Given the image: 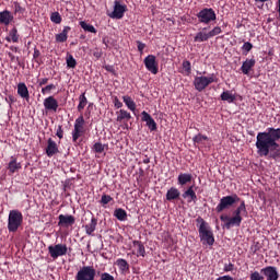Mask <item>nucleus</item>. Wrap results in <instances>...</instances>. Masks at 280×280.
Returning <instances> with one entry per match:
<instances>
[{
    "label": "nucleus",
    "mask_w": 280,
    "mask_h": 280,
    "mask_svg": "<svg viewBox=\"0 0 280 280\" xmlns=\"http://www.w3.org/2000/svg\"><path fill=\"white\" fill-rule=\"evenodd\" d=\"M280 140V128L269 127L266 131L258 132L256 137V149L257 154L260 156H268L272 154V159L277 156V150L279 144L277 141Z\"/></svg>",
    "instance_id": "obj_1"
},
{
    "label": "nucleus",
    "mask_w": 280,
    "mask_h": 280,
    "mask_svg": "<svg viewBox=\"0 0 280 280\" xmlns=\"http://www.w3.org/2000/svg\"><path fill=\"white\" fill-rule=\"evenodd\" d=\"M199 238L203 246H213L215 244V237L213 236V231H211V226L209 223L202 219V217H198L196 219Z\"/></svg>",
    "instance_id": "obj_2"
},
{
    "label": "nucleus",
    "mask_w": 280,
    "mask_h": 280,
    "mask_svg": "<svg viewBox=\"0 0 280 280\" xmlns=\"http://www.w3.org/2000/svg\"><path fill=\"white\" fill-rule=\"evenodd\" d=\"M23 226V212L20 210H10L8 218L9 233H16Z\"/></svg>",
    "instance_id": "obj_3"
},
{
    "label": "nucleus",
    "mask_w": 280,
    "mask_h": 280,
    "mask_svg": "<svg viewBox=\"0 0 280 280\" xmlns=\"http://www.w3.org/2000/svg\"><path fill=\"white\" fill-rule=\"evenodd\" d=\"M213 82H218V78L214 73L210 74V77H196L194 80V86L196 91L202 93L209 84H213Z\"/></svg>",
    "instance_id": "obj_4"
},
{
    "label": "nucleus",
    "mask_w": 280,
    "mask_h": 280,
    "mask_svg": "<svg viewBox=\"0 0 280 280\" xmlns=\"http://www.w3.org/2000/svg\"><path fill=\"white\" fill-rule=\"evenodd\" d=\"M240 197L234 194L231 196H225L220 199L219 205L215 208L217 213H222V211H226V209H231L235 202H240Z\"/></svg>",
    "instance_id": "obj_5"
},
{
    "label": "nucleus",
    "mask_w": 280,
    "mask_h": 280,
    "mask_svg": "<svg viewBox=\"0 0 280 280\" xmlns=\"http://www.w3.org/2000/svg\"><path fill=\"white\" fill-rule=\"evenodd\" d=\"M197 19L199 23L209 25L211 21H215V19H218V15H215V11L212 8H205L197 13Z\"/></svg>",
    "instance_id": "obj_6"
},
{
    "label": "nucleus",
    "mask_w": 280,
    "mask_h": 280,
    "mask_svg": "<svg viewBox=\"0 0 280 280\" xmlns=\"http://www.w3.org/2000/svg\"><path fill=\"white\" fill-rule=\"evenodd\" d=\"M84 116L80 115L74 121V129L72 130V141L78 143V139L84 135Z\"/></svg>",
    "instance_id": "obj_7"
},
{
    "label": "nucleus",
    "mask_w": 280,
    "mask_h": 280,
    "mask_svg": "<svg viewBox=\"0 0 280 280\" xmlns=\"http://www.w3.org/2000/svg\"><path fill=\"white\" fill-rule=\"evenodd\" d=\"M84 116L80 115L74 121V129L72 130V141L78 143V139L84 135Z\"/></svg>",
    "instance_id": "obj_8"
},
{
    "label": "nucleus",
    "mask_w": 280,
    "mask_h": 280,
    "mask_svg": "<svg viewBox=\"0 0 280 280\" xmlns=\"http://www.w3.org/2000/svg\"><path fill=\"white\" fill-rule=\"evenodd\" d=\"M48 253L51 259H58V257H65L68 253L66 244H56L48 246Z\"/></svg>",
    "instance_id": "obj_9"
},
{
    "label": "nucleus",
    "mask_w": 280,
    "mask_h": 280,
    "mask_svg": "<svg viewBox=\"0 0 280 280\" xmlns=\"http://www.w3.org/2000/svg\"><path fill=\"white\" fill-rule=\"evenodd\" d=\"M220 220H221V222H225L224 223V226H225V229H233V226H242V220H243V218L242 217H235V215H233V217H229V215H224V214H222L221 217H220Z\"/></svg>",
    "instance_id": "obj_10"
},
{
    "label": "nucleus",
    "mask_w": 280,
    "mask_h": 280,
    "mask_svg": "<svg viewBox=\"0 0 280 280\" xmlns=\"http://www.w3.org/2000/svg\"><path fill=\"white\" fill-rule=\"evenodd\" d=\"M144 67L147 70L150 71L153 75H156L159 73V62H156V56L149 55L143 60Z\"/></svg>",
    "instance_id": "obj_11"
},
{
    "label": "nucleus",
    "mask_w": 280,
    "mask_h": 280,
    "mask_svg": "<svg viewBox=\"0 0 280 280\" xmlns=\"http://www.w3.org/2000/svg\"><path fill=\"white\" fill-rule=\"evenodd\" d=\"M128 10V7L126 4H121L119 0H116L114 2V11L109 14L110 19H124V14H126V11Z\"/></svg>",
    "instance_id": "obj_12"
},
{
    "label": "nucleus",
    "mask_w": 280,
    "mask_h": 280,
    "mask_svg": "<svg viewBox=\"0 0 280 280\" xmlns=\"http://www.w3.org/2000/svg\"><path fill=\"white\" fill-rule=\"evenodd\" d=\"M260 273L266 277V280H279V271L275 266H267L260 269Z\"/></svg>",
    "instance_id": "obj_13"
},
{
    "label": "nucleus",
    "mask_w": 280,
    "mask_h": 280,
    "mask_svg": "<svg viewBox=\"0 0 280 280\" xmlns=\"http://www.w3.org/2000/svg\"><path fill=\"white\" fill-rule=\"evenodd\" d=\"M60 150L58 149V143H56V141H54V139L49 138L47 140V147H46V154L49 159H51V156H55V154H59Z\"/></svg>",
    "instance_id": "obj_14"
},
{
    "label": "nucleus",
    "mask_w": 280,
    "mask_h": 280,
    "mask_svg": "<svg viewBox=\"0 0 280 280\" xmlns=\"http://www.w3.org/2000/svg\"><path fill=\"white\" fill-rule=\"evenodd\" d=\"M141 115H142L141 120L145 121L147 127L149 128V130H151V132H154V130H156L158 128L156 121L154 120V118H152V116L145 110H143Z\"/></svg>",
    "instance_id": "obj_15"
},
{
    "label": "nucleus",
    "mask_w": 280,
    "mask_h": 280,
    "mask_svg": "<svg viewBox=\"0 0 280 280\" xmlns=\"http://www.w3.org/2000/svg\"><path fill=\"white\" fill-rule=\"evenodd\" d=\"M58 220V226H73V224H75V217L71 214H60Z\"/></svg>",
    "instance_id": "obj_16"
},
{
    "label": "nucleus",
    "mask_w": 280,
    "mask_h": 280,
    "mask_svg": "<svg viewBox=\"0 0 280 280\" xmlns=\"http://www.w3.org/2000/svg\"><path fill=\"white\" fill-rule=\"evenodd\" d=\"M44 108L46 110H52L54 113H57L58 110V101L54 98V96H48L44 100Z\"/></svg>",
    "instance_id": "obj_17"
},
{
    "label": "nucleus",
    "mask_w": 280,
    "mask_h": 280,
    "mask_svg": "<svg viewBox=\"0 0 280 280\" xmlns=\"http://www.w3.org/2000/svg\"><path fill=\"white\" fill-rule=\"evenodd\" d=\"M14 21V15L9 10L0 12V25H10Z\"/></svg>",
    "instance_id": "obj_18"
},
{
    "label": "nucleus",
    "mask_w": 280,
    "mask_h": 280,
    "mask_svg": "<svg viewBox=\"0 0 280 280\" xmlns=\"http://www.w3.org/2000/svg\"><path fill=\"white\" fill-rule=\"evenodd\" d=\"M22 165L21 163L16 160V156L12 155L10 158L9 164L7 166V170H9L10 174H16L19 170H21Z\"/></svg>",
    "instance_id": "obj_19"
},
{
    "label": "nucleus",
    "mask_w": 280,
    "mask_h": 280,
    "mask_svg": "<svg viewBox=\"0 0 280 280\" xmlns=\"http://www.w3.org/2000/svg\"><path fill=\"white\" fill-rule=\"evenodd\" d=\"M192 178L194 176L191 173H179L177 176V185H179V187H185V185H189V183H191Z\"/></svg>",
    "instance_id": "obj_20"
},
{
    "label": "nucleus",
    "mask_w": 280,
    "mask_h": 280,
    "mask_svg": "<svg viewBox=\"0 0 280 280\" xmlns=\"http://www.w3.org/2000/svg\"><path fill=\"white\" fill-rule=\"evenodd\" d=\"M90 223L84 225L86 235H93L95 233V230L97 229V219L93 213H91Z\"/></svg>",
    "instance_id": "obj_21"
},
{
    "label": "nucleus",
    "mask_w": 280,
    "mask_h": 280,
    "mask_svg": "<svg viewBox=\"0 0 280 280\" xmlns=\"http://www.w3.org/2000/svg\"><path fill=\"white\" fill-rule=\"evenodd\" d=\"M256 60L255 59H246L242 67H241V71L244 75H248L250 73V71H253V67H255L256 65Z\"/></svg>",
    "instance_id": "obj_22"
},
{
    "label": "nucleus",
    "mask_w": 280,
    "mask_h": 280,
    "mask_svg": "<svg viewBox=\"0 0 280 280\" xmlns=\"http://www.w3.org/2000/svg\"><path fill=\"white\" fill-rule=\"evenodd\" d=\"M182 197L188 202H196L198 200V196L196 195V190H194V185L189 186L182 195Z\"/></svg>",
    "instance_id": "obj_23"
},
{
    "label": "nucleus",
    "mask_w": 280,
    "mask_h": 280,
    "mask_svg": "<svg viewBox=\"0 0 280 280\" xmlns=\"http://www.w3.org/2000/svg\"><path fill=\"white\" fill-rule=\"evenodd\" d=\"M18 95L22 97V100H26V102H30V90L27 89V85L23 82L18 84Z\"/></svg>",
    "instance_id": "obj_24"
},
{
    "label": "nucleus",
    "mask_w": 280,
    "mask_h": 280,
    "mask_svg": "<svg viewBox=\"0 0 280 280\" xmlns=\"http://www.w3.org/2000/svg\"><path fill=\"white\" fill-rule=\"evenodd\" d=\"M70 32H71V27L65 26L61 33L55 35L56 43H67Z\"/></svg>",
    "instance_id": "obj_25"
},
{
    "label": "nucleus",
    "mask_w": 280,
    "mask_h": 280,
    "mask_svg": "<svg viewBox=\"0 0 280 280\" xmlns=\"http://www.w3.org/2000/svg\"><path fill=\"white\" fill-rule=\"evenodd\" d=\"M178 198H180V190H178V188L176 187H171L167 191H166V200L168 202H172L174 200H178Z\"/></svg>",
    "instance_id": "obj_26"
},
{
    "label": "nucleus",
    "mask_w": 280,
    "mask_h": 280,
    "mask_svg": "<svg viewBox=\"0 0 280 280\" xmlns=\"http://www.w3.org/2000/svg\"><path fill=\"white\" fill-rule=\"evenodd\" d=\"M240 206L233 211V215L236 218H242V215H248V210H246V201L240 200Z\"/></svg>",
    "instance_id": "obj_27"
},
{
    "label": "nucleus",
    "mask_w": 280,
    "mask_h": 280,
    "mask_svg": "<svg viewBox=\"0 0 280 280\" xmlns=\"http://www.w3.org/2000/svg\"><path fill=\"white\" fill-rule=\"evenodd\" d=\"M207 27H203L202 31L198 32L196 36L194 37L195 43H206L209 40L210 35L209 33H206Z\"/></svg>",
    "instance_id": "obj_28"
},
{
    "label": "nucleus",
    "mask_w": 280,
    "mask_h": 280,
    "mask_svg": "<svg viewBox=\"0 0 280 280\" xmlns=\"http://www.w3.org/2000/svg\"><path fill=\"white\" fill-rule=\"evenodd\" d=\"M130 119H132V115H130L128 110L120 109L119 112H117L116 121H119V124H121V121H130Z\"/></svg>",
    "instance_id": "obj_29"
},
{
    "label": "nucleus",
    "mask_w": 280,
    "mask_h": 280,
    "mask_svg": "<svg viewBox=\"0 0 280 280\" xmlns=\"http://www.w3.org/2000/svg\"><path fill=\"white\" fill-rule=\"evenodd\" d=\"M135 248H137V257H145V245L141 241H132Z\"/></svg>",
    "instance_id": "obj_30"
},
{
    "label": "nucleus",
    "mask_w": 280,
    "mask_h": 280,
    "mask_svg": "<svg viewBox=\"0 0 280 280\" xmlns=\"http://www.w3.org/2000/svg\"><path fill=\"white\" fill-rule=\"evenodd\" d=\"M19 30L16 27H13L9 32V36L5 37L7 43H19Z\"/></svg>",
    "instance_id": "obj_31"
},
{
    "label": "nucleus",
    "mask_w": 280,
    "mask_h": 280,
    "mask_svg": "<svg viewBox=\"0 0 280 280\" xmlns=\"http://www.w3.org/2000/svg\"><path fill=\"white\" fill-rule=\"evenodd\" d=\"M122 102H125L127 108H129V110H132V113H135V110H137V103H135L132 97L125 95V96H122Z\"/></svg>",
    "instance_id": "obj_32"
},
{
    "label": "nucleus",
    "mask_w": 280,
    "mask_h": 280,
    "mask_svg": "<svg viewBox=\"0 0 280 280\" xmlns=\"http://www.w3.org/2000/svg\"><path fill=\"white\" fill-rule=\"evenodd\" d=\"M86 104H89V100H86V92H84L79 96L78 112L82 113L86 107Z\"/></svg>",
    "instance_id": "obj_33"
},
{
    "label": "nucleus",
    "mask_w": 280,
    "mask_h": 280,
    "mask_svg": "<svg viewBox=\"0 0 280 280\" xmlns=\"http://www.w3.org/2000/svg\"><path fill=\"white\" fill-rule=\"evenodd\" d=\"M114 215L119 220V222H126V220L128 219V212H126V210L121 208H117L114 211Z\"/></svg>",
    "instance_id": "obj_34"
},
{
    "label": "nucleus",
    "mask_w": 280,
    "mask_h": 280,
    "mask_svg": "<svg viewBox=\"0 0 280 280\" xmlns=\"http://www.w3.org/2000/svg\"><path fill=\"white\" fill-rule=\"evenodd\" d=\"M222 102H228L229 104H233L235 102V94H232L231 91H224L221 94Z\"/></svg>",
    "instance_id": "obj_35"
},
{
    "label": "nucleus",
    "mask_w": 280,
    "mask_h": 280,
    "mask_svg": "<svg viewBox=\"0 0 280 280\" xmlns=\"http://www.w3.org/2000/svg\"><path fill=\"white\" fill-rule=\"evenodd\" d=\"M116 266H118L119 270H121V272H126L127 270H130V265H128V260L122 259V258H118L116 260Z\"/></svg>",
    "instance_id": "obj_36"
},
{
    "label": "nucleus",
    "mask_w": 280,
    "mask_h": 280,
    "mask_svg": "<svg viewBox=\"0 0 280 280\" xmlns=\"http://www.w3.org/2000/svg\"><path fill=\"white\" fill-rule=\"evenodd\" d=\"M80 26L82 27V30H84V32H90L91 34H97V30L95 28V26L88 24L84 21L80 22Z\"/></svg>",
    "instance_id": "obj_37"
},
{
    "label": "nucleus",
    "mask_w": 280,
    "mask_h": 280,
    "mask_svg": "<svg viewBox=\"0 0 280 280\" xmlns=\"http://www.w3.org/2000/svg\"><path fill=\"white\" fill-rule=\"evenodd\" d=\"M66 62H67L68 69H75V67H78V61H75V58H73V55H68Z\"/></svg>",
    "instance_id": "obj_38"
},
{
    "label": "nucleus",
    "mask_w": 280,
    "mask_h": 280,
    "mask_svg": "<svg viewBox=\"0 0 280 280\" xmlns=\"http://www.w3.org/2000/svg\"><path fill=\"white\" fill-rule=\"evenodd\" d=\"M182 67L185 75H191V62L189 60H184Z\"/></svg>",
    "instance_id": "obj_39"
},
{
    "label": "nucleus",
    "mask_w": 280,
    "mask_h": 280,
    "mask_svg": "<svg viewBox=\"0 0 280 280\" xmlns=\"http://www.w3.org/2000/svg\"><path fill=\"white\" fill-rule=\"evenodd\" d=\"M249 280H266V278L259 271H250Z\"/></svg>",
    "instance_id": "obj_40"
},
{
    "label": "nucleus",
    "mask_w": 280,
    "mask_h": 280,
    "mask_svg": "<svg viewBox=\"0 0 280 280\" xmlns=\"http://www.w3.org/2000/svg\"><path fill=\"white\" fill-rule=\"evenodd\" d=\"M192 141L194 143H202L203 141H209V137L198 133L192 138Z\"/></svg>",
    "instance_id": "obj_41"
},
{
    "label": "nucleus",
    "mask_w": 280,
    "mask_h": 280,
    "mask_svg": "<svg viewBox=\"0 0 280 280\" xmlns=\"http://www.w3.org/2000/svg\"><path fill=\"white\" fill-rule=\"evenodd\" d=\"M253 49V44H250V42H246L243 44L242 46V51L244 54V56H248V52Z\"/></svg>",
    "instance_id": "obj_42"
},
{
    "label": "nucleus",
    "mask_w": 280,
    "mask_h": 280,
    "mask_svg": "<svg viewBox=\"0 0 280 280\" xmlns=\"http://www.w3.org/2000/svg\"><path fill=\"white\" fill-rule=\"evenodd\" d=\"M210 38H213V36H218L219 34H222V27L214 26L210 32H208Z\"/></svg>",
    "instance_id": "obj_43"
},
{
    "label": "nucleus",
    "mask_w": 280,
    "mask_h": 280,
    "mask_svg": "<svg viewBox=\"0 0 280 280\" xmlns=\"http://www.w3.org/2000/svg\"><path fill=\"white\" fill-rule=\"evenodd\" d=\"M50 21H51L52 23L60 24V23H62V18L60 16V13L55 12V13L51 14Z\"/></svg>",
    "instance_id": "obj_44"
},
{
    "label": "nucleus",
    "mask_w": 280,
    "mask_h": 280,
    "mask_svg": "<svg viewBox=\"0 0 280 280\" xmlns=\"http://www.w3.org/2000/svg\"><path fill=\"white\" fill-rule=\"evenodd\" d=\"M14 5V14H23L25 12V8L21 7V3L19 2H13Z\"/></svg>",
    "instance_id": "obj_45"
},
{
    "label": "nucleus",
    "mask_w": 280,
    "mask_h": 280,
    "mask_svg": "<svg viewBox=\"0 0 280 280\" xmlns=\"http://www.w3.org/2000/svg\"><path fill=\"white\" fill-rule=\"evenodd\" d=\"M104 144H102V142H96L93 145V150L94 152H96L97 154H102V152H104Z\"/></svg>",
    "instance_id": "obj_46"
},
{
    "label": "nucleus",
    "mask_w": 280,
    "mask_h": 280,
    "mask_svg": "<svg viewBox=\"0 0 280 280\" xmlns=\"http://www.w3.org/2000/svg\"><path fill=\"white\" fill-rule=\"evenodd\" d=\"M109 202H113V197L110 195H102L101 197V205H108Z\"/></svg>",
    "instance_id": "obj_47"
},
{
    "label": "nucleus",
    "mask_w": 280,
    "mask_h": 280,
    "mask_svg": "<svg viewBox=\"0 0 280 280\" xmlns=\"http://www.w3.org/2000/svg\"><path fill=\"white\" fill-rule=\"evenodd\" d=\"M56 89V85L54 83L46 85L45 88L42 89L43 95L45 93H49V91H54Z\"/></svg>",
    "instance_id": "obj_48"
},
{
    "label": "nucleus",
    "mask_w": 280,
    "mask_h": 280,
    "mask_svg": "<svg viewBox=\"0 0 280 280\" xmlns=\"http://www.w3.org/2000/svg\"><path fill=\"white\" fill-rule=\"evenodd\" d=\"M113 103L115 108H121L124 106V103H121L117 96H113Z\"/></svg>",
    "instance_id": "obj_49"
},
{
    "label": "nucleus",
    "mask_w": 280,
    "mask_h": 280,
    "mask_svg": "<svg viewBox=\"0 0 280 280\" xmlns=\"http://www.w3.org/2000/svg\"><path fill=\"white\" fill-rule=\"evenodd\" d=\"M223 270L224 272H233V270H235V265L232 262L225 264Z\"/></svg>",
    "instance_id": "obj_50"
},
{
    "label": "nucleus",
    "mask_w": 280,
    "mask_h": 280,
    "mask_svg": "<svg viewBox=\"0 0 280 280\" xmlns=\"http://www.w3.org/2000/svg\"><path fill=\"white\" fill-rule=\"evenodd\" d=\"M56 137H58V139H62L65 137V131L62 130V125L58 126Z\"/></svg>",
    "instance_id": "obj_51"
},
{
    "label": "nucleus",
    "mask_w": 280,
    "mask_h": 280,
    "mask_svg": "<svg viewBox=\"0 0 280 280\" xmlns=\"http://www.w3.org/2000/svg\"><path fill=\"white\" fill-rule=\"evenodd\" d=\"M103 55H104V52H103L102 49H100V48H96V49L93 51V56H94V58H96V60H100V58H102Z\"/></svg>",
    "instance_id": "obj_52"
},
{
    "label": "nucleus",
    "mask_w": 280,
    "mask_h": 280,
    "mask_svg": "<svg viewBox=\"0 0 280 280\" xmlns=\"http://www.w3.org/2000/svg\"><path fill=\"white\" fill-rule=\"evenodd\" d=\"M137 45H138V51L140 54H143V49H145V44L143 42H137Z\"/></svg>",
    "instance_id": "obj_53"
},
{
    "label": "nucleus",
    "mask_w": 280,
    "mask_h": 280,
    "mask_svg": "<svg viewBox=\"0 0 280 280\" xmlns=\"http://www.w3.org/2000/svg\"><path fill=\"white\" fill-rule=\"evenodd\" d=\"M5 102H8V104H10V106H12V104H14V102H16V98L13 95H9V97L5 98Z\"/></svg>",
    "instance_id": "obj_54"
},
{
    "label": "nucleus",
    "mask_w": 280,
    "mask_h": 280,
    "mask_svg": "<svg viewBox=\"0 0 280 280\" xmlns=\"http://www.w3.org/2000/svg\"><path fill=\"white\" fill-rule=\"evenodd\" d=\"M49 82L48 78H43L38 81V85L39 86H45V84H47Z\"/></svg>",
    "instance_id": "obj_55"
},
{
    "label": "nucleus",
    "mask_w": 280,
    "mask_h": 280,
    "mask_svg": "<svg viewBox=\"0 0 280 280\" xmlns=\"http://www.w3.org/2000/svg\"><path fill=\"white\" fill-rule=\"evenodd\" d=\"M33 58L36 60V58H40V50L38 48H34Z\"/></svg>",
    "instance_id": "obj_56"
},
{
    "label": "nucleus",
    "mask_w": 280,
    "mask_h": 280,
    "mask_svg": "<svg viewBox=\"0 0 280 280\" xmlns=\"http://www.w3.org/2000/svg\"><path fill=\"white\" fill-rule=\"evenodd\" d=\"M8 56L10 58L11 62L19 61V57L14 56L12 52H9Z\"/></svg>",
    "instance_id": "obj_57"
},
{
    "label": "nucleus",
    "mask_w": 280,
    "mask_h": 280,
    "mask_svg": "<svg viewBox=\"0 0 280 280\" xmlns=\"http://www.w3.org/2000/svg\"><path fill=\"white\" fill-rule=\"evenodd\" d=\"M215 280H233V277H231V276H221V277L217 278Z\"/></svg>",
    "instance_id": "obj_58"
},
{
    "label": "nucleus",
    "mask_w": 280,
    "mask_h": 280,
    "mask_svg": "<svg viewBox=\"0 0 280 280\" xmlns=\"http://www.w3.org/2000/svg\"><path fill=\"white\" fill-rule=\"evenodd\" d=\"M105 69H106L109 73H115V67H113V66H105Z\"/></svg>",
    "instance_id": "obj_59"
},
{
    "label": "nucleus",
    "mask_w": 280,
    "mask_h": 280,
    "mask_svg": "<svg viewBox=\"0 0 280 280\" xmlns=\"http://www.w3.org/2000/svg\"><path fill=\"white\" fill-rule=\"evenodd\" d=\"M142 163H144L145 165H148V163H150V158L145 156V159L142 161Z\"/></svg>",
    "instance_id": "obj_60"
},
{
    "label": "nucleus",
    "mask_w": 280,
    "mask_h": 280,
    "mask_svg": "<svg viewBox=\"0 0 280 280\" xmlns=\"http://www.w3.org/2000/svg\"><path fill=\"white\" fill-rule=\"evenodd\" d=\"M255 1H256V3H266V2H268L270 0H255Z\"/></svg>",
    "instance_id": "obj_61"
},
{
    "label": "nucleus",
    "mask_w": 280,
    "mask_h": 280,
    "mask_svg": "<svg viewBox=\"0 0 280 280\" xmlns=\"http://www.w3.org/2000/svg\"><path fill=\"white\" fill-rule=\"evenodd\" d=\"M278 13H279V19H280V0H278Z\"/></svg>",
    "instance_id": "obj_62"
},
{
    "label": "nucleus",
    "mask_w": 280,
    "mask_h": 280,
    "mask_svg": "<svg viewBox=\"0 0 280 280\" xmlns=\"http://www.w3.org/2000/svg\"><path fill=\"white\" fill-rule=\"evenodd\" d=\"M11 49H12L13 51H18V48H16V47H11Z\"/></svg>",
    "instance_id": "obj_63"
},
{
    "label": "nucleus",
    "mask_w": 280,
    "mask_h": 280,
    "mask_svg": "<svg viewBox=\"0 0 280 280\" xmlns=\"http://www.w3.org/2000/svg\"><path fill=\"white\" fill-rule=\"evenodd\" d=\"M103 43L106 45V47H108V44H106V39H103Z\"/></svg>",
    "instance_id": "obj_64"
}]
</instances>
